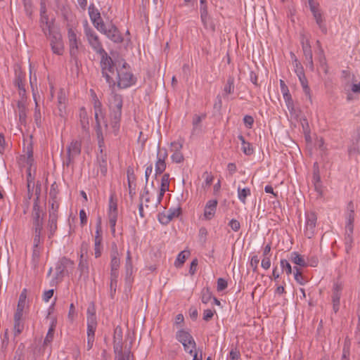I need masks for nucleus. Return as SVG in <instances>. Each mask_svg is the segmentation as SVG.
<instances>
[{
    "label": "nucleus",
    "instance_id": "obj_20",
    "mask_svg": "<svg viewBox=\"0 0 360 360\" xmlns=\"http://www.w3.org/2000/svg\"><path fill=\"white\" fill-rule=\"evenodd\" d=\"M78 270L79 271V278L84 281H87L89 275V263L86 259H84L82 254L80 255Z\"/></svg>",
    "mask_w": 360,
    "mask_h": 360
},
{
    "label": "nucleus",
    "instance_id": "obj_29",
    "mask_svg": "<svg viewBox=\"0 0 360 360\" xmlns=\"http://www.w3.org/2000/svg\"><path fill=\"white\" fill-rule=\"evenodd\" d=\"M302 50L305 59L308 61L309 66L313 68V55L310 43L308 40L306 42H302Z\"/></svg>",
    "mask_w": 360,
    "mask_h": 360
},
{
    "label": "nucleus",
    "instance_id": "obj_5",
    "mask_svg": "<svg viewBox=\"0 0 360 360\" xmlns=\"http://www.w3.org/2000/svg\"><path fill=\"white\" fill-rule=\"evenodd\" d=\"M84 32L89 45L94 52L100 56L106 52L103 47L102 42L101 41L98 35L91 27L89 26L87 22L84 25Z\"/></svg>",
    "mask_w": 360,
    "mask_h": 360
},
{
    "label": "nucleus",
    "instance_id": "obj_42",
    "mask_svg": "<svg viewBox=\"0 0 360 360\" xmlns=\"http://www.w3.org/2000/svg\"><path fill=\"white\" fill-rule=\"evenodd\" d=\"M189 252L186 251L179 252L174 262L175 266L180 267L185 262L186 258Z\"/></svg>",
    "mask_w": 360,
    "mask_h": 360
},
{
    "label": "nucleus",
    "instance_id": "obj_4",
    "mask_svg": "<svg viewBox=\"0 0 360 360\" xmlns=\"http://www.w3.org/2000/svg\"><path fill=\"white\" fill-rule=\"evenodd\" d=\"M119 65L122 67L117 68V86L120 88L126 89L134 84L136 78L129 71V64L124 59H121Z\"/></svg>",
    "mask_w": 360,
    "mask_h": 360
},
{
    "label": "nucleus",
    "instance_id": "obj_30",
    "mask_svg": "<svg viewBox=\"0 0 360 360\" xmlns=\"http://www.w3.org/2000/svg\"><path fill=\"white\" fill-rule=\"evenodd\" d=\"M98 171L101 174L105 176L108 172V164H107V156L105 154L100 153V155H98Z\"/></svg>",
    "mask_w": 360,
    "mask_h": 360
},
{
    "label": "nucleus",
    "instance_id": "obj_35",
    "mask_svg": "<svg viewBox=\"0 0 360 360\" xmlns=\"http://www.w3.org/2000/svg\"><path fill=\"white\" fill-rule=\"evenodd\" d=\"M40 256H41V248H33L31 264H32V267L34 270L37 269L39 266Z\"/></svg>",
    "mask_w": 360,
    "mask_h": 360
},
{
    "label": "nucleus",
    "instance_id": "obj_55",
    "mask_svg": "<svg viewBox=\"0 0 360 360\" xmlns=\"http://www.w3.org/2000/svg\"><path fill=\"white\" fill-rule=\"evenodd\" d=\"M214 313V310H212L210 309L204 310L202 317L203 320L205 321H209L213 318Z\"/></svg>",
    "mask_w": 360,
    "mask_h": 360
},
{
    "label": "nucleus",
    "instance_id": "obj_59",
    "mask_svg": "<svg viewBox=\"0 0 360 360\" xmlns=\"http://www.w3.org/2000/svg\"><path fill=\"white\" fill-rule=\"evenodd\" d=\"M158 220L162 224H164V225H166L171 221V219H169V217H168L167 212L159 214H158Z\"/></svg>",
    "mask_w": 360,
    "mask_h": 360
},
{
    "label": "nucleus",
    "instance_id": "obj_17",
    "mask_svg": "<svg viewBox=\"0 0 360 360\" xmlns=\"http://www.w3.org/2000/svg\"><path fill=\"white\" fill-rule=\"evenodd\" d=\"M40 194V190L39 192L36 191V198L34 200V204L32 212V217L33 222L44 221L43 216H41V210L39 204V198Z\"/></svg>",
    "mask_w": 360,
    "mask_h": 360
},
{
    "label": "nucleus",
    "instance_id": "obj_41",
    "mask_svg": "<svg viewBox=\"0 0 360 360\" xmlns=\"http://www.w3.org/2000/svg\"><path fill=\"white\" fill-rule=\"evenodd\" d=\"M294 278H295V280L300 285H304L306 283V280L304 279V276H302V271L297 266H294Z\"/></svg>",
    "mask_w": 360,
    "mask_h": 360
},
{
    "label": "nucleus",
    "instance_id": "obj_39",
    "mask_svg": "<svg viewBox=\"0 0 360 360\" xmlns=\"http://www.w3.org/2000/svg\"><path fill=\"white\" fill-rule=\"evenodd\" d=\"M125 270L127 276H131L133 273V265L131 256V252L129 250L127 251V257L125 262Z\"/></svg>",
    "mask_w": 360,
    "mask_h": 360
},
{
    "label": "nucleus",
    "instance_id": "obj_53",
    "mask_svg": "<svg viewBox=\"0 0 360 360\" xmlns=\"http://www.w3.org/2000/svg\"><path fill=\"white\" fill-rule=\"evenodd\" d=\"M207 234L208 231L207 229L204 226L200 227L198 233L199 240L202 243H205L207 241Z\"/></svg>",
    "mask_w": 360,
    "mask_h": 360
},
{
    "label": "nucleus",
    "instance_id": "obj_50",
    "mask_svg": "<svg viewBox=\"0 0 360 360\" xmlns=\"http://www.w3.org/2000/svg\"><path fill=\"white\" fill-rule=\"evenodd\" d=\"M26 289H24L19 296L18 303L17 305L18 309H24L26 302Z\"/></svg>",
    "mask_w": 360,
    "mask_h": 360
},
{
    "label": "nucleus",
    "instance_id": "obj_11",
    "mask_svg": "<svg viewBox=\"0 0 360 360\" xmlns=\"http://www.w3.org/2000/svg\"><path fill=\"white\" fill-rule=\"evenodd\" d=\"M99 32L105 34L109 39L115 43H121L123 41L117 27L112 23L108 25L107 28L105 25L103 27V30H100Z\"/></svg>",
    "mask_w": 360,
    "mask_h": 360
},
{
    "label": "nucleus",
    "instance_id": "obj_15",
    "mask_svg": "<svg viewBox=\"0 0 360 360\" xmlns=\"http://www.w3.org/2000/svg\"><path fill=\"white\" fill-rule=\"evenodd\" d=\"M96 234L94 237V255L95 257L98 258L101 255V243L103 240L101 221L100 219L96 223Z\"/></svg>",
    "mask_w": 360,
    "mask_h": 360
},
{
    "label": "nucleus",
    "instance_id": "obj_44",
    "mask_svg": "<svg viewBox=\"0 0 360 360\" xmlns=\"http://www.w3.org/2000/svg\"><path fill=\"white\" fill-rule=\"evenodd\" d=\"M201 294H202L201 300H202V302L204 304H207L210 301V300L212 298V292L208 288H204L202 290Z\"/></svg>",
    "mask_w": 360,
    "mask_h": 360
},
{
    "label": "nucleus",
    "instance_id": "obj_49",
    "mask_svg": "<svg viewBox=\"0 0 360 360\" xmlns=\"http://www.w3.org/2000/svg\"><path fill=\"white\" fill-rule=\"evenodd\" d=\"M118 212L117 202L112 195L109 198V205L108 212Z\"/></svg>",
    "mask_w": 360,
    "mask_h": 360
},
{
    "label": "nucleus",
    "instance_id": "obj_6",
    "mask_svg": "<svg viewBox=\"0 0 360 360\" xmlns=\"http://www.w3.org/2000/svg\"><path fill=\"white\" fill-rule=\"evenodd\" d=\"M176 339L182 344L186 352L193 354L196 349V343L190 332L185 329H180L176 333Z\"/></svg>",
    "mask_w": 360,
    "mask_h": 360
},
{
    "label": "nucleus",
    "instance_id": "obj_13",
    "mask_svg": "<svg viewBox=\"0 0 360 360\" xmlns=\"http://www.w3.org/2000/svg\"><path fill=\"white\" fill-rule=\"evenodd\" d=\"M310 11H311L313 16L316 20V24L324 34L327 32V28L323 22L322 14L319 8V4H315L314 0H308Z\"/></svg>",
    "mask_w": 360,
    "mask_h": 360
},
{
    "label": "nucleus",
    "instance_id": "obj_46",
    "mask_svg": "<svg viewBox=\"0 0 360 360\" xmlns=\"http://www.w3.org/2000/svg\"><path fill=\"white\" fill-rule=\"evenodd\" d=\"M280 264L281 269L283 272H285V274L289 276L292 274V267L290 264L287 259H281L280 261Z\"/></svg>",
    "mask_w": 360,
    "mask_h": 360
},
{
    "label": "nucleus",
    "instance_id": "obj_58",
    "mask_svg": "<svg viewBox=\"0 0 360 360\" xmlns=\"http://www.w3.org/2000/svg\"><path fill=\"white\" fill-rule=\"evenodd\" d=\"M243 122L247 128L251 129L254 124V118L251 115H245Z\"/></svg>",
    "mask_w": 360,
    "mask_h": 360
},
{
    "label": "nucleus",
    "instance_id": "obj_32",
    "mask_svg": "<svg viewBox=\"0 0 360 360\" xmlns=\"http://www.w3.org/2000/svg\"><path fill=\"white\" fill-rule=\"evenodd\" d=\"M57 220L58 217H55L53 214L51 216H49L47 229L49 231L48 237L49 238L54 236L57 230Z\"/></svg>",
    "mask_w": 360,
    "mask_h": 360
},
{
    "label": "nucleus",
    "instance_id": "obj_38",
    "mask_svg": "<svg viewBox=\"0 0 360 360\" xmlns=\"http://www.w3.org/2000/svg\"><path fill=\"white\" fill-rule=\"evenodd\" d=\"M251 195L250 189L248 187L240 188V187L238 188V197L240 201L245 204L246 203V198L248 196H250Z\"/></svg>",
    "mask_w": 360,
    "mask_h": 360
},
{
    "label": "nucleus",
    "instance_id": "obj_7",
    "mask_svg": "<svg viewBox=\"0 0 360 360\" xmlns=\"http://www.w3.org/2000/svg\"><path fill=\"white\" fill-rule=\"evenodd\" d=\"M82 151V141L72 140L67 146V156L63 161V165L70 166L75 159L79 156Z\"/></svg>",
    "mask_w": 360,
    "mask_h": 360
},
{
    "label": "nucleus",
    "instance_id": "obj_3",
    "mask_svg": "<svg viewBox=\"0 0 360 360\" xmlns=\"http://www.w3.org/2000/svg\"><path fill=\"white\" fill-rule=\"evenodd\" d=\"M120 62L121 60L114 63L111 57L108 55L107 52L101 55L100 65L102 76L105 78L110 87H114L115 85V82L110 74H114L115 66H117L116 68H121V65H119V63Z\"/></svg>",
    "mask_w": 360,
    "mask_h": 360
},
{
    "label": "nucleus",
    "instance_id": "obj_45",
    "mask_svg": "<svg viewBox=\"0 0 360 360\" xmlns=\"http://www.w3.org/2000/svg\"><path fill=\"white\" fill-rule=\"evenodd\" d=\"M181 213V209L180 207H171L167 211V214L171 221L176 217H178Z\"/></svg>",
    "mask_w": 360,
    "mask_h": 360
},
{
    "label": "nucleus",
    "instance_id": "obj_60",
    "mask_svg": "<svg viewBox=\"0 0 360 360\" xmlns=\"http://www.w3.org/2000/svg\"><path fill=\"white\" fill-rule=\"evenodd\" d=\"M41 233H34L33 248H40L39 245L43 241L41 238Z\"/></svg>",
    "mask_w": 360,
    "mask_h": 360
},
{
    "label": "nucleus",
    "instance_id": "obj_23",
    "mask_svg": "<svg viewBox=\"0 0 360 360\" xmlns=\"http://www.w3.org/2000/svg\"><path fill=\"white\" fill-rule=\"evenodd\" d=\"M90 96L91 99V102L94 105V116L95 119L98 117L99 115L103 116V105L102 103L99 101L95 91L92 89L89 90Z\"/></svg>",
    "mask_w": 360,
    "mask_h": 360
},
{
    "label": "nucleus",
    "instance_id": "obj_1",
    "mask_svg": "<svg viewBox=\"0 0 360 360\" xmlns=\"http://www.w3.org/2000/svg\"><path fill=\"white\" fill-rule=\"evenodd\" d=\"M123 100L121 95L112 93L108 100L110 124L115 131L120 128Z\"/></svg>",
    "mask_w": 360,
    "mask_h": 360
},
{
    "label": "nucleus",
    "instance_id": "obj_34",
    "mask_svg": "<svg viewBox=\"0 0 360 360\" xmlns=\"http://www.w3.org/2000/svg\"><path fill=\"white\" fill-rule=\"evenodd\" d=\"M290 259L292 263H294L301 267H306L308 266V264H307V262L304 260V259L303 258V257L301 256L297 252H291Z\"/></svg>",
    "mask_w": 360,
    "mask_h": 360
},
{
    "label": "nucleus",
    "instance_id": "obj_56",
    "mask_svg": "<svg viewBox=\"0 0 360 360\" xmlns=\"http://www.w3.org/2000/svg\"><path fill=\"white\" fill-rule=\"evenodd\" d=\"M229 226L235 232L238 231L240 230V222L237 219H232L229 222Z\"/></svg>",
    "mask_w": 360,
    "mask_h": 360
},
{
    "label": "nucleus",
    "instance_id": "obj_36",
    "mask_svg": "<svg viewBox=\"0 0 360 360\" xmlns=\"http://www.w3.org/2000/svg\"><path fill=\"white\" fill-rule=\"evenodd\" d=\"M110 231L112 236L115 235V226L118 217V212H108Z\"/></svg>",
    "mask_w": 360,
    "mask_h": 360
},
{
    "label": "nucleus",
    "instance_id": "obj_16",
    "mask_svg": "<svg viewBox=\"0 0 360 360\" xmlns=\"http://www.w3.org/2000/svg\"><path fill=\"white\" fill-rule=\"evenodd\" d=\"M218 201L216 199H212L206 202L204 208L203 217L206 220H211L215 215Z\"/></svg>",
    "mask_w": 360,
    "mask_h": 360
},
{
    "label": "nucleus",
    "instance_id": "obj_63",
    "mask_svg": "<svg viewBox=\"0 0 360 360\" xmlns=\"http://www.w3.org/2000/svg\"><path fill=\"white\" fill-rule=\"evenodd\" d=\"M308 266L316 267L319 264V259L316 256H311L307 258V261H306Z\"/></svg>",
    "mask_w": 360,
    "mask_h": 360
},
{
    "label": "nucleus",
    "instance_id": "obj_26",
    "mask_svg": "<svg viewBox=\"0 0 360 360\" xmlns=\"http://www.w3.org/2000/svg\"><path fill=\"white\" fill-rule=\"evenodd\" d=\"M127 181L129 187V195L131 198H133L136 195V177L134 174L133 169L129 168L127 169Z\"/></svg>",
    "mask_w": 360,
    "mask_h": 360
},
{
    "label": "nucleus",
    "instance_id": "obj_2",
    "mask_svg": "<svg viewBox=\"0 0 360 360\" xmlns=\"http://www.w3.org/2000/svg\"><path fill=\"white\" fill-rule=\"evenodd\" d=\"M46 19V27H43V31L50 41V46L52 52L58 56H61L64 51V44L63 37L59 31L53 30L52 25L49 22L47 17Z\"/></svg>",
    "mask_w": 360,
    "mask_h": 360
},
{
    "label": "nucleus",
    "instance_id": "obj_27",
    "mask_svg": "<svg viewBox=\"0 0 360 360\" xmlns=\"http://www.w3.org/2000/svg\"><path fill=\"white\" fill-rule=\"evenodd\" d=\"M122 340V331L120 329V331L118 332L117 328H116L115 330V335H114V346H113L114 352L115 354H123Z\"/></svg>",
    "mask_w": 360,
    "mask_h": 360
},
{
    "label": "nucleus",
    "instance_id": "obj_48",
    "mask_svg": "<svg viewBox=\"0 0 360 360\" xmlns=\"http://www.w3.org/2000/svg\"><path fill=\"white\" fill-rule=\"evenodd\" d=\"M285 101L287 108L290 112L294 110V103L290 94L283 96Z\"/></svg>",
    "mask_w": 360,
    "mask_h": 360
},
{
    "label": "nucleus",
    "instance_id": "obj_62",
    "mask_svg": "<svg viewBox=\"0 0 360 360\" xmlns=\"http://www.w3.org/2000/svg\"><path fill=\"white\" fill-rule=\"evenodd\" d=\"M342 283L340 282H335L333 287V294L341 295L342 290Z\"/></svg>",
    "mask_w": 360,
    "mask_h": 360
},
{
    "label": "nucleus",
    "instance_id": "obj_14",
    "mask_svg": "<svg viewBox=\"0 0 360 360\" xmlns=\"http://www.w3.org/2000/svg\"><path fill=\"white\" fill-rule=\"evenodd\" d=\"M68 38L70 48V54L72 57H76L78 53L79 40L77 37V34L72 28L68 30Z\"/></svg>",
    "mask_w": 360,
    "mask_h": 360
},
{
    "label": "nucleus",
    "instance_id": "obj_33",
    "mask_svg": "<svg viewBox=\"0 0 360 360\" xmlns=\"http://www.w3.org/2000/svg\"><path fill=\"white\" fill-rule=\"evenodd\" d=\"M234 77L233 76H229L227 79L226 84H225L223 89V96L226 97L229 94H231L234 92L235 86H234Z\"/></svg>",
    "mask_w": 360,
    "mask_h": 360
},
{
    "label": "nucleus",
    "instance_id": "obj_40",
    "mask_svg": "<svg viewBox=\"0 0 360 360\" xmlns=\"http://www.w3.org/2000/svg\"><path fill=\"white\" fill-rule=\"evenodd\" d=\"M298 79H299V81L302 87L303 91L311 100V90L308 85V81H307L306 76L304 75V76L299 77Z\"/></svg>",
    "mask_w": 360,
    "mask_h": 360
},
{
    "label": "nucleus",
    "instance_id": "obj_54",
    "mask_svg": "<svg viewBox=\"0 0 360 360\" xmlns=\"http://www.w3.org/2000/svg\"><path fill=\"white\" fill-rule=\"evenodd\" d=\"M171 159L172 162L175 163H181L184 161V155L181 151H177L176 153H173L171 155Z\"/></svg>",
    "mask_w": 360,
    "mask_h": 360
},
{
    "label": "nucleus",
    "instance_id": "obj_52",
    "mask_svg": "<svg viewBox=\"0 0 360 360\" xmlns=\"http://www.w3.org/2000/svg\"><path fill=\"white\" fill-rule=\"evenodd\" d=\"M34 101H35V108H34V117L35 122L37 125H39L41 124V115L40 112V110L39 108L38 103L36 101V98L34 96Z\"/></svg>",
    "mask_w": 360,
    "mask_h": 360
},
{
    "label": "nucleus",
    "instance_id": "obj_47",
    "mask_svg": "<svg viewBox=\"0 0 360 360\" xmlns=\"http://www.w3.org/2000/svg\"><path fill=\"white\" fill-rule=\"evenodd\" d=\"M353 244V237L350 233H345V251L347 253H349L350 250L352 248Z\"/></svg>",
    "mask_w": 360,
    "mask_h": 360
},
{
    "label": "nucleus",
    "instance_id": "obj_57",
    "mask_svg": "<svg viewBox=\"0 0 360 360\" xmlns=\"http://www.w3.org/2000/svg\"><path fill=\"white\" fill-rule=\"evenodd\" d=\"M228 286L227 281L222 278H219L217 279V290L218 291H222L225 290Z\"/></svg>",
    "mask_w": 360,
    "mask_h": 360
},
{
    "label": "nucleus",
    "instance_id": "obj_28",
    "mask_svg": "<svg viewBox=\"0 0 360 360\" xmlns=\"http://www.w3.org/2000/svg\"><path fill=\"white\" fill-rule=\"evenodd\" d=\"M96 120V133L98 140V146L99 148V151L101 153H103V148H105V142H104V137L101 129V123L99 121V118L97 117Z\"/></svg>",
    "mask_w": 360,
    "mask_h": 360
},
{
    "label": "nucleus",
    "instance_id": "obj_9",
    "mask_svg": "<svg viewBox=\"0 0 360 360\" xmlns=\"http://www.w3.org/2000/svg\"><path fill=\"white\" fill-rule=\"evenodd\" d=\"M168 157V153L165 148H160V144L158 145L156 162L155 164V176L162 174L166 169V160Z\"/></svg>",
    "mask_w": 360,
    "mask_h": 360
},
{
    "label": "nucleus",
    "instance_id": "obj_43",
    "mask_svg": "<svg viewBox=\"0 0 360 360\" xmlns=\"http://www.w3.org/2000/svg\"><path fill=\"white\" fill-rule=\"evenodd\" d=\"M169 174L165 173L162 175L161 179L160 189L162 191H167L169 190Z\"/></svg>",
    "mask_w": 360,
    "mask_h": 360
},
{
    "label": "nucleus",
    "instance_id": "obj_8",
    "mask_svg": "<svg viewBox=\"0 0 360 360\" xmlns=\"http://www.w3.org/2000/svg\"><path fill=\"white\" fill-rule=\"evenodd\" d=\"M73 266H74V262L71 259H70L67 257H65L61 258L56 263V274H55V276L53 278L51 283H57L58 282H60L65 276V271L68 267L73 268Z\"/></svg>",
    "mask_w": 360,
    "mask_h": 360
},
{
    "label": "nucleus",
    "instance_id": "obj_61",
    "mask_svg": "<svg viewBox=\"0 0 360 360\" xmlns=\"http://www.w3.org/2000/svg\"><path fill=\"white\" fill-rule=\"evenodd\" d=\"M241 150L246 155H250L253 153V148L250 143H247L245 146H242Z\"/></svg>",
    "mask_w": 360,
    "mask_h": 360
},
{
    "label": "nucleus",
    "instance_id": "obj_10",
    "mask_svg": "<svg viewBox=\"0 0 360 360\" xmlns=\"http://www.w3.org/2000/svg\"><path fill=\"white\" fill-rule=\"evenodd\" d=\"M316 221L317 217L314 212L305 214L304 233L308 238H311L314 236L316 231Z\"/></svg>",
    "mask_w": 360,
    "mask_h": 360
},
{
    "label": "nucleus",
    "instance_id": "obj_31",
    "mask_svg": "<svg viewBox=\"0 0 360 360\" xmlns=\"http://www.w3.org/2000/svg\"><path fill=\"white\" fill-rule=\"evenodd\" d=\"M50 195L52 196V200L51 202H49L50 208L49 210V216H51L53 214L55 217H58V210L59 207V203L56 200V193H53L52 189H51Z\"/></svg>",
    "mask_w": 360,
    "mask_h": 360
},
{
    "label": "nucleus",
    "instance_id": "obj_21",
    "mask_svg": "<svg viewBox=\"0 0 360 360\" xmlns=\"http://www.w3.org/2000/svg\"><path fill=\"white\" fill-rule=\"evenodd\" d=\"M312 184L314 186L315 191L319 195H321L322 192H323L322 184H321V181L319 168L318 164L316 162H315L314 165Z\"/></svg>",
    "mask_w": 360,
    "mask_h": 360
},
{
    "label": "nucleus",
    "instance_id": "obj_22",
    "mask_svg": "<svg viewBox=\"0 0 360 360\" xmlns=\"http://www.w3.org/2000/svg\"><path fill=\"white\" fill-rule=\"evenodd\" d=\"M58 115L62 118H65L67 115L66 112V96L63 90H60L58 94Z\"/></svg>",
    "mask_w": 360,
    "mask_h": 360
},
{
    "label": "nucleus",
    "instance_id": "obj_18",
    "mask_svg": "<svg viewBox=\"0 0 360 360\" xmlns=\"http://www.w3.org/2000/svg\"><path fill=\"white\" fill-rule=\"evenodd\" d=\"M87 338H93L95 337V331L97 327L96 316L94 313L89 314L87 315Z\"/></svg>",
    "mask_w": 360,
    "mask_h": 360
},
{
    "label": "nucleus",
    "instance_id": "obj_25",
    "mask_svg": "<svg viewBox=\"0 0 360 360\" xmlns=\"http://www.w3.org/2000/svg\"><path fill=\"white\" fill-rule=\"evenodd\" d=\"M15 114L18 115L19 122L21 124H25L26 123L27 108L25 105V103L22 99L20 101H18L17 106L15 109Z\"/></svg>",
    "mask_w": 360,
    "mask_h": 360
},
{
    "label": "nucleus",
    "instance_id": "obj_64",
    "mask_svg": "<svg viewBox=\"0 0 360 360\" xmlns=\"http://www.w3.org/2000/svg\"><path fill=\"white\" fill-rule=\"evenodd\" d=\"M259 259L257 255H254L250 259V266L252 268L253 271H256L258 267Z\"/></svg>",
    "mask_w": 360,
    "mask_h": 360
},
{
    "label": "nucleus",
    "instance_id": "obj_19",
    "mask_svg": "<svg viewBox=\"0 0 360 360\" xmlns=\"http://www.w3.org/2000/svg\"><path fill=\"white\" fill-rule=\"evenodd\" d=\"M200 11L201 21L204 27L214 32L215 30V25L209 16L207 7L203 6L202 8H200Z\"/></svg>",
    "mask_w": 360,
    "mask_h": 360
},
{
    "label": "nucleus",
    "instance_id": "obj_51",
    "mask_svg": "<svg viewBox=\"0 0 360 360\" xmlns=\"http://www.w3.org/2000/svg\"><path fill=\"white\" fill-rule=\"evenodd\" d=\"M14 335L15 336L19 335L24 329V324L22 321H14Z\"/></svg>",
    "mask_w": 360,
    "mask_h": 360
},
{
    "label": "nucleus",
    "instance_id": "obj_37",
    "mask_svg": "<svg viewBox=\"0 0 360 360\" xmlns=\"http://www.w3.org/2000/svg\"><path fill=\"white\" fill-rule=\"evenodd\" d=\"M111 261H110V269L118 270L120 265V259L119 254L117 250L113 251L111 253Z\"/></svg>",
    "mask_w": 360,
    "mask_h": 360
},
{
    "label": "nucleus",
    "instance_id": "obj_12",
    "mask_svg": "<svg viewBox=\"0 0 360 360\" xmlns=\"http://www.w3.org/2000/svg\"><path fill=\"white\" fill-rule=\"evenodd\" d=\"M89 15L90 20L94 25V27L99 31L103 30V27L105 25L103 20L101 18L100 11L95 6L94 4H91L88 8Z\"/></svg>",
    "mask_w": 360,
    "mask_h": 360
},
{
    "label": "nucleus",
    "instance_id": "obj_24",
    "mask_svg": "<svg viewBox=\"0 0 360 360\" xmlns=\"http://www.w3.org/2000/svg\"><path fill=\"white\" fill-rule=\"evenodd\" d=\"M79 124L84 136H89V122L86 111L82 108L79 111Z\"/></svg>",
    "mask_w": 360,
    "mask_h": 360
}]
</instances>
